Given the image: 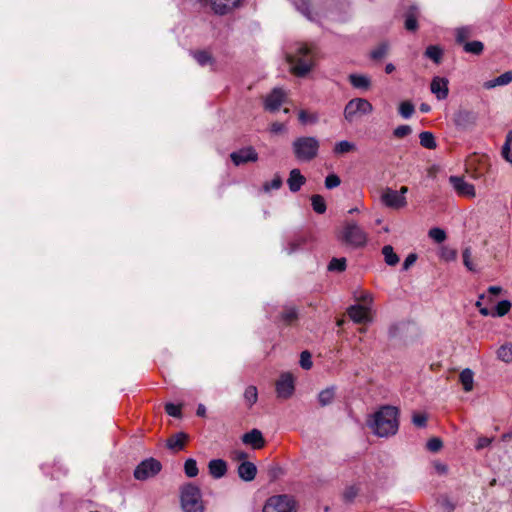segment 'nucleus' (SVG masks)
Instances as JSON below:
<instances>
[{"mask_svg":"<svg viewBox=\"0 0 512 512\" xmlns=\"http://www.w3.org/2000/svg\"><path fill=\"white\" fill-rule=\"evenodd\" d=\"M463 49L466 53L480 55L484 50V45L481 41H471L464 43Z\"/></svg>","mask_w":512,"mask_h":512,"instance_id":"nucleus-33","label":"nucleus"},{"mask_svg":"<svg viewBox=\"0 0 512 512\" xmlns=\"http://www.w3.org/2000/svg\"><path fill=\"white\" fill-rule=\"evenodd\" d=\"M493 441V438L479 437L475 445L476 450H482L488 447Z\"/></svg>","mask_w":512,"mask_h":512,"instance_id":"nucleus-54","label":"nucleus"},{"mask_svg":"<svg viewBox=\"0 0 512 512\" xmlns=\"http://www.w3.org/2000/svg\"><path fill=\"white\" fill-rule=\"evenodd\" d=\"M381 202L388 208L401 209L407 205L406 197L400 195L398 191L386 188L381 195Z\"/></svg>","mask_w":512,"mask_h":512,"instance_id":"nucleus-10","label":"nucleus"},{"mask_svg":"<svg viewBox=\"0 0 512 512\" xmlns=\"http://www.w3.org/2000/svg\"><path fill=\"white\" fill-rule=\"evenodd\" d=\"M209 473L215 478H222L227 472V464L222 459H213L208 464Z\"/></svg>","mask_w":512,"mask_h":512,"instance_id":"nucleus-20","label":"nucleus"},{"mask_svg":"<svg viewBox=\"0 0 512 512\" xmlns=\"http://www.w3.org/2000/svg\"><path fill=\"white\" fill-rule=\"evenodd\" d=\"M193 56L197 63L201 66H206L212 63V57L207 51H197Z\"/></svg>","mask_w":512,"mask_h":512,"instance_id":"nucleus-42","label":"nucleus"},{"mask_svg":"<svg viewBox=\"0 0 512 512\" xmlns=\"http://www.w3.org/2000/svg\"><path fill=\"white\" fill-rule=\"evenodd\" d=\"M341 180L336 174H330L325 179V187L327 189H333L340 185Z\"/></svg>","mask_w":512,"mask_h":512,"instance_id":"nucleus-49","label":"nucleus"},{"mask_svg":"<svg viewBox=\"0 0 512 512\" xmlns=\"http://www.w3.org/2000/svg\"><path fill=\"white\" fill-rule=\"evenodd\" d=\"M343 239L347 244L359 247L365 245L367 235L356 223L352 222L344 227Z\"/></svg>","mask_w":512,"mask_h":512,"instance_id":"nucleus-8","label":"nucleus"},{"mask_svg":"<svg viewBox=\"0 0 512 512\" xmlns=\"http://www.w3.org/2000/svg\"><path fill=\"white\" fill-rule=\"evenodd\" d=\"M373 112V105L365 98H353L345 105L343 115L348 123Z\"/></svg>","mask_w":512,"mask_h":512,"instance_id":"nucleus-5","label":"nucleus"},{"mask_svg":"<svg viewBox=\"0 0 512 512\" xmlns=\"http://www.w3.org/2000/svg\"><path fill=\"white\" fill-rule=\"evenodd\" d=\"M357 300L364 303L363 306H369L372 303V296L371 294L367 292H363L360 297L357 298Z\"/></svg>","mask_w":512,"mask_h":512,"instance_id":"nucleus-59","label":"nucleus"},{"mask_svg":"<svg viewBox=\"0 0 512 512\" xmlns=\"http://www.w3.org/2000/svg\"><path fill=\"white\" fill-rule=\"evenodd\" d=\"M294 390L295 386L292 374L289 372L282 373L276 381L277 397L281 399H288L293 395Z\"/></svg>","mask_w":512,"mask_h":512,"instance_id":"nucleus-9","label":"nucleus"},{"mask_svg":"<svg viewBox=\"0 0 512 512\" xmlns=\"http://www.w3.org/2000/svg\"><path fill=\"white\" fill-rule=\"evenodd\" d=\"M428 235L436 243H442L446 239L445 231L438 227L430 229Z\"/></svg>","mask_w":512,"mask_h":512,"instance_id":"nucleus-45","label":"nucleus"},{"mask_svg":"<svg viewBox=\"0 0 512 512\" xmlns=\"http://www.w3.org/2000/svg\"><path fill=\"white\" fill-rule=\"evenodd\" d=\"M230 158L234 165L239 166L248 162H256L258 160V153L253 147L249 146L232 152Z\"/></svg>","mask_w":512,"mask_h":512,"instance_id":"nucleus-12","label":"nucleus"},{"mask_svg":"<svg viewBox=\"0 0 512 512\" xmlns=\"http://www.w3.org/2000/svg\"><path fill=\"white\" fill-rule=\"evenodd\" d=\"M460 382L463 386L464 391L469 392L473 389L474 384V373L471 369L466 368L462 370L459 375Z\"/></svg>","mask_w":512,"mask_h":512,"instance_id":"nucleus-25","label":"nucleus"},{"mask_svg":"<svg viewBox=\"0 0 512 512\" xmlns=\"http://www.w3.org/2000/svg\"><path fill=\"white\" fill-rule=\"evenodd\" d=\"M388 50H389L388 44L382 43L378 47H376L374 50L371 51V54H370L371 58H373L375 60H380L386 56V54L388 53Z\"/></svg>","mask_w":512,"mask_h":512,"instance_id":"nucleus-44","label":"nucleus"},{"mask_svg":"<svg viewBox=\"0 0 512 512\" xmlns=\"http://www.w3.org/2000/svg\"><path fill=\"white\" fill-rule=\"evenodd\" d=\"M420 144L427 149H435L437 144L434 135L429 131H424L419 134Z\"/></svg>","mask_w":512,"mask_h":512,"instance_id":"nucleus-30","label":"nucleus"},{"mask_svg":"<svg viewBox=\"0 0 512 512\" xmlns=\"http://www.w3.org/2000/svg\"><path fill=\"white\" fill-rule=\"evenodd\" d=\"M181 507L184 512H204V505L200 489L187 484L181 489Z\"/></svg>","mask_w":512,"mask_h":512,"instance_id":"nucleus-4","label":"nucleus"},{"mask_svg":"<svg viewBox=\"0 0 512 512\" xmlns=\"http://www.w3.org/2000/svg\"><path fill=\"white\" fill-rule=\"evenodd\" d=\"M502 291H503V289H502V287H500V286H490V287L488 288V293H489V294H491V295H493V296H495V295H498V294L502 293Z\"/></svg>","mask_w":512,"mask_h":512,"instance_id":"nucleus-62","label":"nucleus"},{"mask_svg":"<svg viewBox=\"0 0 512 512\" xmlns=\"http://www.w3.org/2000/svg\"><path fill=\"white\" fill-rule=\"evenodd\" d=\"M417 256L415 254H409L403 263V269L408 270L411 265L415 263Z\"/></svg>","mask_w":512,"mask_h":512,"instance_id":"nucleus-57","label":"nucleus"},{"mask_svg":"<svg viewBox=\"0 0 512 512\" xmlns=\"http://www.w3.org/2000/svg\"><path fill=\"white\" fill-rule=\"evenodd\" d=\"M398 112L404 119H409L415 112V107L410 101H403L400 103Z\"/></svg>","mask_w":512,"mask_h":512,"instance_id":"nucleus-35","label":"nucleus"},{"mask_svg":"<svg viewBox=\"0 0 512 512\" xmlns=\"http://www.w3.org/2000/svg\"><path fill=\"white\" fill-rule=\"evenodd\" d=\"M472 26H462L455 29V39L458 44L464 45L467 39L473 35Z\"/></svg>","mask_w":512,"mask_h":512,"instance_id":"nucleus-27","label":"nucleus"},{"mask_svg":"<svg viewBox=\"0 0 512 512\" xmlns=\"http://www.w3.org/2000/svg\"><path fill=\"white\" fill-rule=\"evenodd\" d=\"M298 318V312L295 307H287L281 314V320L283 323L290 325L295 322Z\"/></svg>","mask_w":512,"mask_h":512,"instance_id":"nucleus-36","label":"nucleus"},{"mask_svg":"<svg viewBox=\"0 0 512 512\" xmlns=\"http://www.w3.org/2000/svg\"><path fill=\"white\" fill-rule=\"evenodd\" d=\"M449 81L444 77H434L431 82V92L436 96L438 100H444L447 98L449 89Z\"/></svg>","mask_w":512,"mask_h":512,"instance_id":"nucleus-15","label":"nucleus"},{"mask_svg":"<svg viewBox=\"0 0 512 512\" xmlns=\"http://www.w3.org/2000/svg\"><path fill=\"white\" fill-rule=\"evenodd\" d=\"M306 182L305 177L301 174L299 169H292L287 180V184L291 192H297L302 185Z\"/></svg>","mask_w":512,"mask_h":512,"instance_id":"nucleus-19","label":"nucleus"},{"mask_svg":"<svg viewBox=\"0 0 512 512\" xmlns=\"http://www.w3.org/2000/svg\"><path fill=\"white\" fill-rule=\"evenodd\" d=\"M298 118H299V121L302 123V124H307V123H316L317 120H318V117L316 115H309L306 111L304 110H301L299 111L298 113Z\"/></svg>","mask_w":512,"mask_h":512,"instance_id":"nucleus-50","label":"nucleus"},{"mask_svg":"<svg viewBox=\"0 0 512 512\" xmlns=\"http://www.w3.org/2000/svg\"><path fill=\"white\" fill-rule=\"evenodd\" d=\"M478 115L472 110L460 109L453 117L454 124L463 130L470 129L476 125Z\"/></svg>","mask_w":512,"mask_h":512,"instance_id":"nucleus-11","label":"nucleus"},{"mask_svg":"<svg viewBox=\"0 0 512 512\" xmlns=\"http://www.w3.org/2000/svg\"><path fill=\"white\" fill-rule=\"evenodd\" d=\"M284 98V91L281 88H274L265 99V108L271 112L278 110Z\"/></svg>","mask_w":512,"mask_h":512,"instance_id":"nucleus-16","label":"nucleus"},{"mask_svg":"<svg viewBox=\"0 0 512 512\" xmlns=\"http://www.w3.org/2000/svg\"><path fill=\"white\" fill-rule=\"evenodd\" d=\"M347 313L351 320L357 324L368 323L372 320L370 308L367 306L352 305L348 308Z\"/></svg>","mask_w":512,"mask_h":512,"instance_id":"nucleus-13","label":"nucleus"},{"mask_svg":"<svg viewBox=\"0 0 512 512\" xmlns=\"http://www.w3.org/2000/svg\"><path fill=\"white\" fill-rule=\"evenodd\" d=\"M356 150V145L353 142L342 140L334 145L333 152L335 155H343Z\"/></svg>","mask_w":512,"mask_h":512,"instance_id":"nucleus-29","label":"nucleus"},{"mask_svg":"<svg viewBox=\"0 0 512 512\" xmlns=\"http://www.w3.org/2000/svg\"><path fill=\"white\" fill-rule=\"evenodd\" d=\"M285 125L283 123H279V122H274L272 125H271V132L277 134V133H281L283 131H285Z\"/></svg>","mask_w":512,"mask_h":512,"instance_id":"nucleus-60","label":"nucleus"},{"mask_svg":"<svg viewBox=\"0 0 512 512\" xmlns=\"http://www.w3.org/2000/svg\"><path fill=\"white\" fill-rule=\"evenodd\" d=\"M471 256H472L471 249L469 247L465 248L462 252L463 263L469 271L475 272L476 266L472 262Z\"/></svg>","mask_w":512,"mask_h":512,"instance_id":"nucleus-46","label":"nucleus"},{"mask_svg":"<svg viewBox=\"0 0 512 512\" xmlns=\"http://www.w3.org/2000/svg\"><path fill=\"white\" fill-rule=\"evenodd\" d=\"M282 178L279 174H276L270 182H266L263 185V190L269 192L271 190H277L282 186Z\"/></svg>","mask_w":512,"mask_h":512,"instance_id":"nucleus-43","label":"nucleus"},{"mask_svg":"<svg viewBox=\"0 0 512 512\" xmlns=\"http://www.w3.org/2000/svg\"><path fill=\"white\" fill-rule=\"evenodd\" d=\"M311 204L313 210L316 213L323 214L326 211V203L324 198L321 195H313L311 197Z\"/></svg>","mask_w":512,"mask_h":512,"instance_id":"nucleus-37","label":"nucleus"},{"mask_svg":"<svg viewBox=\"0 0 512 512\" xmlns=\"http://www.w3.org/2000/svg\"><path fill=\"white\" fill-rule=\"evenodd\" d=\"M161 463L154 459L149 458L143 460L134 470V477L137 480L145 481L151 477H154L161 471Z\"/></svg>","mask_w":512,"mask_h":512,"instance_id":"nucleus-7","label":"nucleus"},{"mask_svg":"<svg viewBox=\"0 0 512 512\" xmlns=\"http://www.w3.org/2000/svg\"><path fill=\"white\" fill-rule=\"evenodd\" d=\"M165 411L168 415L172 417L179 418L181 417V408L179 405H175L173 403H167L165 405Z\"/></svg>","mask_w":512,"mask_h":512,"instance_id":"nucleus-51","label":"nucleus"},{"mask_svg":"<svg viewBox=\"0 0 512 512\" xmlns=\"http://www.w3.org/2000/svg\"><path fill=\"white\" fill-rule=\"evenodd\" d=\"M244 400L248 407H252L258 400V390L256 386L250 385L244 391Z\"/></svg>","mask_w":512,"mask_h":512,"instance_id":"nucleus-31","label":"nucleus"},{"mask_svg":"<svg viewBox=\"0 0 512 512\" xmlns=\"http://www.w3.org/2000/svg\"><path fill=\"white\" fill-rule=\"evenodd\" d=\"M349 82L354 88L368 90L371 86V79L364 74H350Z\"/></svg>","mask_w":512,"mask_h":512,"instance_id":"nucleus-21","label":"nucleus"},{"mask_svg":"<svg viewBox=\"0 0 512 512\" xmlns=\"http://www.w3.org/2000/svg\"><path fill=\"white\" fill-rule=\"evenodd\" d=\"M296 501L289 495H275L267 499L262 512H296Z\"/></svg>","mask_w":512,"mask_h":512,"instance_id":"nucleus-6","label":"nucleus"},{"mask_svg":"<svg viewBox=\"0 0 512 512\" xmlns=\"http://www.w3.org/2000/svg\"><path fill=\"white\" fill-rule=\"evenodd\" d=\"M442 55V49L436 45H430L425 50V56L437 64L441 62Z\"/></svg>","mask_w":512,"mask_h":512,"instance_id":"nucleus-32","label":"nucleus"},{"mask_svg":"<svg viewBox=\"0 0 512 512\" xmlns=\"http://www.w3.org/2000/svg\"><path fill=\"white\" fill-rule=\"evenodd\" d=\"M382 254L384 256V260L387 265L395 266L399 263V257L394 252V249L391 245H385L382 248Z\"/></svg>","mask_w":512,"mask_h":512,"instance_id":"nucleus-28","label":"nucleus"},{"mask_svg":"<svg viewBox=\"0 0 512 512\" xmlns=\"http://www.w3.org/2000/svg\"><path fill=\"white\" fill-rule=\"evenodd\" d=\"M357 495V489L355 487H349L344 493V497L347 501H352Z\"/></svg>","mask_w":512,"mask_h":512,"instance_id":"nucleus-58","label":"nucleus"},{"mask_svg":"<svg viewBox=\"0 0 512 512\" xmlns=\"http://www.w3.org/2000/svg\"><path fill=\"white\" fill-rule=\"evenodd\" d=\"M398 411L392 406H383L367 422L372 432L379 437L394 435L398 430Z\"/></svg>","mask_w":512,"mask_h":512,"instance_id":"nucleus-1","label":"nucleus"},{"mask_svg":"<svg viewBox=\"0 0 512 512\" xmlns=\"http://www.w3.org/2000/svg\"><path fill=\"white\" fill-rule=\"evenodd\" d=\"M511 302L509 300H501L497 303L495 310L493 311V317H503L511 309Z\"/></svg>","mask_w":512,"mask_h":512,"instance_id":"nucleus-34","label":"nucleus"},{"mask_svg":"<svg viewBox=\"0 0 512 512\" xmlns=\"http://www.w3.org/2000/svg\"><path fill=\"white\" fill-rule=\"evenodd\" d=\"M417 26V16L413 8L406 15L405 28L409 31H415L417 29Z\"/></svg>","mask_w":512,"mask_h":512,"instance_id":"nucleus-41","label":"nucleus"},{"mask_svg":"<svg viewBox=\"0 0 512 512\" xmlns=\"http://www.w3.org/2000/svg\"><path fill=\"white\" fill-rule=\"evenodd\" d=\"M412 128L409 125H400L396 127L393 131V135L396 138H404L411 134Z\"/></svg>","mask_w":512,"mask_h":512,"instance_id":"nucleus-47","label":"nucleus"},{"mask_svg":"<svg viewBox=\"0 0 512 512\" xmlns=\"http://www.w3.org/2000/svg\"><path fill=\"white\" fill-rule=\"evenodd\" d=\"M511 145L509 144H504L502 146V151H501V154H502V157L507 161L509 162L510 164H512V152H511V148H510Z\"/></svg>","mask_w":512,"mask_h":512,"instance_id":"nucleus-56","label":"nucleus"},{"mask_svg":"<svg viewBox=\"0 0 512 512\" xmlns=\"http://www.w3.org/2000/svg\"><path fill=\"white\" fill-rule=\"evenodd\" d=\"M442 447V441L439 438H431L427 442L428 450L437 452Z\"/></svg>","mask_w":512,"mask_h":512,"instance_id":"nucleus-53","label":"nucleus"},{"mask_svg":"<svg viewBox=\"0 0 512 512\" xmlns=\"http://www.w3.org/2000/svg\"><path fill=\"white\" fill-rule=\"evenodd\" d=\"M286 58L293 74L299 77L307 75L314 65L313 53L304 44H297Z\"/></svg>","mask_w":512,"mask_h":512,"instance_id":"nucleus-2","label":"nucleus"},{"mask_svg":"<svg viewBox=\"0 0 512 512\" xmlns=\"http://www.w3.org/2000/svg\"><path fill=\"white\" fill-rule=\"evenodd\" d=\"M319 147V140L312 136L298 137L292 143L295 157L304 162L313 160L318 154Z\"/></svg>","mask_w":512,"mask_h":512,"instance_id":"nucleus-3","label":"nucleus"},{"mask_svg":"<svg viewBox=\"0 0 512 512\" xmlns=\"http://www.w3.org/2000/svg\"><path fill=\"white\" fill-rule=\"evenodd\" d=\"M496 357L506 364L512 363V343L502 344L496 351Z\"/></svg>","mask_w":512,"mask_h":512,"instance_id":"nucleus-24","label":"nucleus"},{"mask_svg":"<svg viewBox=\"0 0 512 512\" xmlns=\"http://www.w3.org/2000/svg\"><path fill=\"white\" fill-rule=\"evenodd\" d=\"M293 4L304 16L308 19L313 20L310 14L309 0H292Z\"/></svg>","mask_w":512,"mask_h":512,"instance_id":"nucleus-39","label":"nucleus"},{"mask_svg":"<svg viewBox=\"0 0 512 512\" xmlns=\"http://www.w3.org/2000/svg\"><path fill=\"white\" fill-rule=\"evenodd\" d=\"M434 468L439 474H445L448 470L447 466L441 462L434 463Z\"/></svg>","mask_w":512,"mask_h":512,"instance_id":"nucleus-61","label":"nucleus"},{"mask_svg":"<svg viewBox=\"0 0 512 512\" xmlns=\"http://www.w3.org/2000/svg\"><path fill=\"white\" fill-rule=\"evenodd\" d=\"M302 243H303L302 238L294 239L288 243V246L285 247V250L288 254H292L300 249Z\"/></svg>","mask_w":512,"mask_h":512,"instance_id":"nucleus-52","label":"nucleus"},{"mask_svg":"<svg viewBox=\"0 0 512 512\" xmlns=\"http://www.w3.org/2000/svg\"><path fill=\"white\" fill-rule=\"evenodd\" d=\"M187 434L183 432H179L173 436H171L167 440V446L171 450L179 451L182 450L185 446V442L187 440Z\"/></svg>","mask_w":512,"mask_h":512,"instance_id":"nucleus-23","label":"nucleus"},{"mask_svg":"<svg viewBox=\"0 0 512 512\" xmlns=\"http://www.w3.org/2000/svg\"><path fill=\"white\" fill-rule=\"evenodd\" d=\"M237 472L240 479L246 482H250L256 477L257 467L252 462L243 461L239 464Z\"/></svg>","mask_w":512,"mask_h":512,"instance_id":"nucleus-18","label":"nucleus"},{"mask_svg":"<svg viewBox=\"0 0 512 512\" xmlns=\"http://www.w3.org/2000/svg\"><path fill=\"white\" fill-rule=\"evenodd\" d=\"M311 354L308 351H303L300 355V365L303 369L309 370L313 363L311 359Z\"/></svg>","mask_w":512,"mask_h":512,"instance_id":"nucleus-48","label":"nucleus"},{"mask_svg":"<svg viewBox=\"0 0 512 512\" xmlns=\"http://www.w3.org/2000/svg\"><path fill=\"white\" fill-rule=\"evenodd\" d=\"M196 414L200 417H204L206 415V407L203 404H199L196 410Z\"/></svg>","mask_w":512,"mask_h":512,"instance_id":"nucleus-64","label":"nucleus"},{"mask_svg":"<svg viewBox=\"0 0 512 512\" xmlns=\"http://www.w3.org/2000/svg\"><path fill=\"white\" fill-rule=\"evenodd\" d=\"M413 424L417 427H425L427 417L424 414H414L412 418Z\"/></svg>","mask_w":512,"mask_h":512,"instance_id":"nucleus-55","label":"nucleus"},{"mask_svg":"<svg viewBox=\"0 0 512 512\" xmlns=\"http://www.w3.org/2000/svg\"><path fill=\"white\" fill-rule=\"evenodd\" d=\"M242 442L250 445L253 449H260L264 446V438L262 432L258 429H252L242 436Z\"/></svg>","mask_w":512,"mask_h":512,"instance_id":"nucleus-17","label":"nucleus"},{"mask_svg":"<svg viewBox=\"0 0 512 512\" xmlns=\"http://www.w3.org/2000/svg\"><path fill=\"white\" fill-rule=\"evenodd\" d=\"M184 471H185L186 476H188L190 478L196 477L198 475L199 471H198L197 463L193 458H189L185 461Z\"/></svg>","mask_w":512,"mask_h":512,"instance_id":"nucleus-38","label":"nucleus"},{"mask_svg":"<svg viewBox=\"0 0 512 512\" xmlns=\"http://www.w3.org/2000/svg\"><path fill=\"white\" fill-rule=\"evenodd\" d=\"M346 269L345 258H332L328 265L329 271L342 272Z\"/></svg>","mask_w":512,"mask_h":512,"instance_id":"nucleus-40","label":"nucleus"},{"mask_svg":"<svg viewBox=\"0 0 512 512\" xmlns=\"http://www.w3.org/2000/svg\"><path fill=\"white\" fill-rule=\"evenodd\" d=\"M511 82H512V71H507L492 80L486 81L483 86L486 89H493L497 86L508 85Z\"/></svg>","mask_w":512,"mask_h":512,"instance_id":"nucleus-22","label":"nucleus"},{"mask_svg":"<svg viewBox=\"0 0 512 512\" xmlns=\"http://www.w3.org/2000/svg\"><path fill=\"white\" fill-rule=\"evenodd\" d=\"M449 182L459 195L470 198L475 196L474 186L471 183L466 182L462 177L451 176L449 178Z\"/></svg>","mask_w":512,"mask_h":512,"instance_id":"nucleus-14","label":"nucleus"},{"mask_svg":"<svg viewBox=\"0 0 512 512\" xmlns=\"http://www.w3.org/2000/svg\"><path fill=\"white\" fill-rule=\"evenodd\" d=\"M479 309V313L482 316H492L493 317V311H490L487 307L481 306Z\"/></svg>","mask_w":512,"mask_h":512,"instance_id":"nucleus-63","label":"nucleus"},{"mask_svg":"<svg viewBox=\"0 0 512 512\" xmlns=\"http://www.w3.org/2000/svg\"><path fill=\"white\" fill-rule=\"evenodd\" d=\"M334 397H335V387L334 386L327 387L326 389L320 391L318 394L319 404L322 407L330 405L333 402Z\"/></svg>","mask_w":512,"mask_h":512,"instance_id":"nucleus-26","label":"nucleus"}]
</instances>
